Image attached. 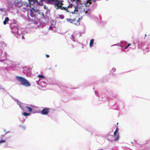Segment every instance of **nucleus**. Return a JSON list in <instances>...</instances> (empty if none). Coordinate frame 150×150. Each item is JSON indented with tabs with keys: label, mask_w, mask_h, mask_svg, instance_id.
<instances>
[{
	"label": "nucleus",
	"mask_w": 150,
	"mask_h": 150,
	"mask_svg": "<svg viewBox=\"0 0 150 150\" xmlns=\"http://www.w3.org/2000/svg\"><path fill=\"white\" fill-rule=\"evenodd\" d=\"M4 131H5V129H4Z\"/></svg>",
	"instance_id": "e433bc0d"
},
{
	"label": "nucleus",
	"mask_w": 150,
	"mask_h": 150,
	"mask_svg": "<svg viewBox=\"0 0 150 150\" xmlns=\"http://www.w3.org/2000/svg\"><path fill=\"white\" fill-rule=\"evenodd\" d=\"M16 78L22 85L26 87L30 86V83L26 79L23 77L16 76Z\"/></svg>",
	"instance_id": "20e7f679"
},
{
	"label": "nucleus",
	"mask_w": 150,
	"mask_h": 150,
	"mask_svg": "<svg viewBox=\"0 0 150 150\" xmlns=\"http://www.w3.org/2000/svg\"><path fill=\"white\" fill-rule=\"evenodd\" d=\"M22 38L23 39L24 38V36H22Z\"/></svg>",
	"instance_id": "2f4dec72"
},
{
	"label": "nucleus",
	"mask_w": 150,
	"mask_h": 150,
	"mask_svg": "<svg viewBox=\"0 0 150 150\" xmlns=\"http://www.w3.org/2000/svg\"><path fill=\"white\" fill-rule=\"evenodd\" d=\"M120 138V136L119 135H117L116 137L115 138V141H117L118 140V139H119Z\"/></svg>",
	"instance_id": "4be33fe9"
},
{
	"label": "nucleus",
	"mask_w": 150,
	"mask_h": 150,
	"mask_svg": "<svg viewBox=\"0 0 150 150\" xmlns=\"http://www.w3.org/2000/svg\"><path fill=\"white\" fill-rule=\"evenodd\" d=\"M0 11L1 12H3L4 14H6V11L4 10V9L3 8H1L0 9Z\"/></svg>",
	"instance_id": "6ab92c4d"
},
{
	"label": "nucleus",
	"mask_w": 150,
	"mask_h": 150,
	"mask_svg": "<svg viewBox=\"0 0 150 150\" xmlns=\"http://www.w3.org/2000/svg\"><path fill=\"white\" fill-rule=\"evenodd\" d=\"M10 26L11 27V29L12 32L18 35H20L22 31L20 29V28H18L17 26L12 27L11 25Z\"/></svg>",
	"instance_id": "39448f33"
},
{
	"label": "nucleus",
	"mask_w": 150,
	"mask_h": 150,
	"mask_svg": "<svg viewBox=\"0 0 150 150\" xmlns=\"http://www.w3.org/2000/svg\"><path fill=\"white\" fill-rule=\"evenodd\" d=\"M94 41V39H92L91 40L89 44V46L90 47H93V45Z\"/></svg>",
	"instance_id": "9b49d317"
},
{
	"label": "nucleus",
	"mask_w": 150,
	"mask_h": 150,
	"mask_svg": "<svg viewBox=\"0 0 150 150\" xmlns=\"http://www.w3.org/2000/svg\"><path fill=\"white\" fill-rule=\"evenodd\" d=\"M145 37H146V34H145Z\"/></svg>",
	"instance_id": "72a5a7b5"
},
{
	"label": "nucleus",
	"mask_w": 150,
	"mask_h": 150,
	"mask_svg": "<svg viewBox=\"0 0 150 150\" xmlns=\"http://www.w3.org/2000/svg\"><path fill=\"white\" fill-rule=\"evenodd\" d=\"M9 19H5L3 22V23L4 25H6L7 24L8 22V21Z\"/></svg>",
	"instance_id": "aec40b11"
},
{
	"label": "nucleus",
	"mask_w": 150,
	"mask_h": 150,
	"mask_svg": "<svg viewBox=\"0 0 150 150\" xmlns=\"http://www.w3.org/2000/svg\"><path fill=\"white\" fill-rule=\"evenodd\" d=\"M32 10H31L30 15L32 17L33 16V14H32V12L34 11L35 12V10L34 8H32Z\"/></svg>",
	"instance_id": "4468645a"
},
{
	"label": "nucleus",
	"mask_w": 150,
	"mask_h": 150,
	"mask_svg": "<svg viewBox=\"0 0 150 150\" xmlns=\"http://www.w3.org/2000/svg\"><path fill=\"white\" fill-rule=\"evenodd\" d=\"M117 45L118 46H119V45H118V44H115V45H112V46H114V45Z\"/></svg>",
	"instance_id": "c756f323"
},
{
	"label": "nucleus",
	"mask_w": 150,
	"mask_h": 150,
	"mask_svg": "<svg viewBox=\"0 0 150 150\" xmlns=\"http://www.w3.org/2000/svg\"><path fill=\"white\" fill-rule=\"evenodd\" d=\"M70 38L71 39H74V37L73 35H72L70 37Z\"/></svg>",
	"instance_id": "a878e982"
},
{
	"label": "nucleus",
	"mask_w": 150,
	"mask_h": 150,
	"mask_svg": "<svg viewBox=\"0 0 150 150\" xmlns=\"http://www.w3.org/2000/svg\"><path fill=\"white\" fill-rule=\"evenodd\" d=\"M25 108L28 109L29 110V112H31L32 111V108H31L30 107H29L28 106H26L25 107Z\"/></svg>",
	"instance_id": "f3484780"
},
{
	"label": "nucleus",
	"mask_w": 150,
	"mask_h": 150,
	"mask_svg": "<svg viewBox=\"0 0 150 150\" xmlns=\"http://www.w3.org/2000/svg\"><path fill=\"white\" fill-rule=\"evenodd\" d=\"M93 1L94 2H95V1H95V0H94Z\"/></svg>",
	"instance_id": "c9c22d12"
},
{
	"label": "nucleus",
	"mask_w": 150,
	"mask_h": 150,
	"mask_svg": "<svg viewBox=\"0 0 150 150\" xmlns=\"http://www.w3.org/2000/svg\"><path fill=\"white\" fill-rule=\"evenodd\" d=\"M11 98L13 100H14L15 101L17 102V104L19 105V107H20L21 109L22 110H24L23 108L21 105V102L16 98L13 97H12Z\"/></svg>",
	"instance_id": "1a4fd4ad"
},
{
	"label": "nucleus",
	"mask_w": 150,
	"mask_h": 150,
	"mask_svg": "<svg viewBox=\"0 0 150 150\" xmlns=\"http://www.w3.org/2000/svg\"><path fill=\"white\" fill-rule=\"evenodd\" d=\"M133 44L134 45V47H132V49H134L136 45H137L138 49H142L146 51H150V43L146 45L144 43L139 42L138 40H136L133 41Z\"/></svg>",
	"instance_id": "7ed1b4c3"
},
{
	"label": "nucleus",
	"mask_w": 150,
	"mask_h": 150,
	"mask_svg": "<svg viewBox=\"0 0 150 150\" xmlns=\"http://www.w3.org/2000/svg\"><path fill=\"white\" fill-rule=\"evenodd\" d=\"M6 142V141L5 140H1L0 141V144H1V143H4V142Z\"/></svg>",
	"instance_id": "393cba45"
},
{
	"label": "nucleus",
	"mask_w": 150,
	"mask_h": 150,
	"mask_svg": "<svg viewBox=\"0 0 150 150\" xmlns=\"http://www.w3.org/2000/svg\"><path fill=\"white\" fill-rule=\"evenodd\" d=\"M49 21L51 25L49 29L50 30H53V28H55V26L56 24L55 19H49Z\"/></svg>",
	"instance_id": "0eeeda50"
},
{
	"label": "nucleus",
	"mask_w": 150,
	"mask_h": 150,
	"mask_svg": "<svg viewBox=\"0 0 150 150\" xmlns=\"http://www.w3.org/2000/svg\"><path fill=\"white\" fill-rule=\"evenodd\" d=\"M22 114L25 116H27L30 115V113H27L26 112H24Z\"/></svg>",
	"instance_id": "dca6fc26"
},
{
	"label": "nucleus",
	"mask_w": 150,
	"mask_h": 150,
	"mask_svg": "<svg viewBox=\"0 0 150 150\" xmlns=\"http://www.w3.org/2000/svg\"><path fill=\"white\" fill-rule=\"evenodd\" d=\"M127 43L126 42L122 41H121L120 43V46L121 47H125V49H126L128 48L129 46L131 45L130 44H128L127 45Z\"/></svg>",
	"instance_id": "6e6552de"
},
{
	"label": "nucleus",
	"mask_w": 150,
	"mask_h": 150,
	"mask_svg": "<svg viewBox=\"0 0 150 150\" xmlns=\"http://www.w3.org/2000/svg\"><path fill=\"white\" fill-rule=\"evenodd\" d=\"M132 150H139L140 147L144 150H150V139L141 144L137 143L134 140V142H132Z\"/></svg>",
	"instance_id": "f03ea898"
},
{
	"label": "nucleus",
	"mask_w": 150,
	"mask_h": 150,
	"mask_svg": "<svg viewBox=\"0 0 150 150\" xmlns=\"http://www.w3.org/2000/svg\"><path fill=\"white\" fill-rule=\"evenodd\" d=\"M91 3V0H87L86 1V6H88Z\"/></svg>",
	"instance_id": "f8f14e48"
},
{
	"label": "nucleus",
	"mask_w": 150,
	"mask_h": 150,
	"mask_svg": "<svg viewBox=\"0 0 150 150\" xmlns=\"http://www.w3.org/2000/svg\"><path fill=\"white\" fill-rule=\"evenodd\" d=\"M81 0H77V1H80Z\"/></svg>",
	"instance_id": "f704fd0d"
},
{
	"label": "nucleus",
	"mask_w": 150,
	"mask_h": 150,
	"mask_svg": "<svg viewBox=\"0 0 150 150\" xmlns=\"http://www.w3.org/2000/svg\"><path fill=\"white\" fill-rule=\"evenodd\" d=\"M80 19H67V20L68 22L78 26L80 24Z\"/></svg>",
	"instance_id": "423d86ee"
},
{
	"label": "nucleus",
	"mask_w": 150,
	"mask_h": 150,
	"mask_svg": "<svg viewBox=\"0 0 150 150\" xmlns=\"http://www.w3.org/2000/svg\"><path fill=\"white\" fill-rule=\"evenodd\" d=\"M28 0V1H29V2H30V1H31V0ZM30 4H31V3H30V2H29V4H28V6H30Z\"/></svg>",
	"instance_id": "bb28decb"
},
{
	"label": "nucleus",
	"mask_w": 150,
	"mask_h": 150,
	"mask_svg": "<svg viewBox=\"0 0 150 150\" xmlns=\"http://www.w3.org/2000/svg\"><path fill=\"white\" fill-rule=\"evenodd\" d=\"M116 71V69L115 68H112V70L110 71V73L113 74V72L115 71Z\"/></svg>",
	"instance_id": "412c9836"
},
{
	"label": "nucleus",
	"mask_w": 150,
	"mask_h": 150,
	"mask_svg": "<svg viewBox=\"0 0 150 150\" xmlns=\"http://www.w3.org/2000/svg\"><path fill=\"white\" fill-rule=\"evenodd\" d=\"M46 56L47 58H48L49 57V55L48 54H46Z\"/></svg>",
	"instance_id": "c85d7f7f"
},
{
	"label": "nucleus",
	"mask_w": 150,
	"mask_h": 150,
	"mask_svg": "<svg viewBox=\"0 0 150 150\" xmlns=\"http://www.w3.org/2000/svg\"><path fill=\"white\" fill-rule=\"evenodd\" d=\"M49 112V109L47 108H44L41 111V113L42 115H46L48 114Z\"/></svg>",
	"instance_id": "9d476101"
},
{
	"label": "nucleus",
	"mask_w": 150,
	"mask_h": 150,
	"mask_svg": "<svg viewBox=\"0 0 150 150\" xmlns=\"http://www.w3.org/2000/svg\"><path fill=\"white\" fill-rule=\"evenodd\" d=\"M44 8L45 9H46L47 8L45 5L44 6Z\"/></svg>",
	"instance_id": "7c9ffc66"
},
{
	"label": "nucleus",
	"mask_w": 150,
	"mask_h": 150,
	"mask_svg": "<svg viewBox=\"0 0 150 150\" xmlns=\"http://www.w3.org/2000/svg\"><path fill=\"white\" fill-rule=\"evenodd\" d=\"M32 0H31V1H30V2L31 3L30 6H28V4H29V1H28V4H27V6H28L30 7L32 5H33V1H32ZM35 0L36 1H37V2H38V1H37L38 0Z\"/></svg>",
	"instance_id": "2eb2a0df"
},
{
	"label": "nucleus",
	"mask_w": 150,
	"mask_h": 150,
	"mask_svg": "<svg viewBox=\"0 0 150 150\" xmlns=\"http://www.w3.org/2000/svg\"><path fill=\"white\" fill-rule=\"evenodd\" d=\"M48 3H54L55 7L57 9L60 8L61 10H64L66 12L70 13L73 14H77L78 13V8L76 7L71 4L67 7L62 6L63 4L62 2L63 0H47Z\"/></svg>",
	"instance_id": "f257e3e1"
},
{
	"label": "nucleus",
	"mask_w": 150,
	"mask_h": 150,
	"mask_svg": "<svg viewBox=\"0 0 150 150\" xmlns=\"http://www.w3.org/2000/svg\"><path fill=\"white\" fill-rule=\"evenodd\" d=\"M5 15H4V16L2 17L3 19H9L7 17L5 16Z\"/></svg>",
	"instance_id": "b1692460"
},
{
	"label": "nucleus",
	"mask_w": 150,
	"mask_h": 150,
	"mask_svg": "<svg viewBox=\"0 0 150 150\" xmlns=\"http://www.w3.org/2000/svg\"><path fill=\"white\" fill-rule=\"evenodd\" d=\"M22 127L24 129H25V126H23Z\"/></svg>",
	"instance_id": "473e14b6"
},
{
	"label": "nucleus",
	"mask_w": 150,
	"mask_h": 150,
	"mask_svg": "<svg viewBox=\"0 0 150 150\" xmlns=\"http://www.w3.org/2000/svg\"><path fill=\"white\" fill-rule=\"evenodd\" d=\"M7 133H6V134H5L4 135H1V137H4V136Z\"/></svg>",
	"instance_id": "cd10ccee"
},
{
	"label": "nucleus",
	"mask_w": 150,
	"mask_h": 150,
	"mask_svg": "<svg viewBox=\"0 0 150 150\" xmlns=\"http://www.w3.org/2000/svg\"><path fill=\"white\" fill-rule=\"evenodd\" d=\"M118 128H117L115 130V132H114V137L116 136V135H117V134L118 131Z\"/></svg>",
	"instance_id": "ddd939ff"
},
{
	"label": "nucleus",
	"mask_w": 150,
	"mask_h": 150,
	"mask_svg": "<svg viewBox=\"0 0 150 150\" xmlns=\"http://www.w3.org/2000/svg\"><path fill=\"white\" fill-rule=\"evenodd\" d=\"M32 20H33L31 21V22L35 24H38V22L37 21L35 20V19H32Z\"/></svg>",
	"instance_id": "a211bd4d"
},
{
	"label": "nucleus",
	"mask_w": 150,
	"mask_h": 150,
	"mask_svg": "<svg viewBox=\"0 0 150 150\" xmlns=\"http://www.w3.org/2000/svg\"><path fill=\"white\" fill-rule=\"evenodd\" d=\"M38 77L39 78H44V77L43 76L40 75H38Z\"/></svg>",
	"instance_id": "5701e85b"
}]
</instances>
